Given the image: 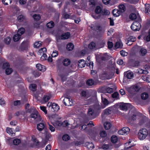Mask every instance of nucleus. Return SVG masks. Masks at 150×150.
I'll return each mask as SVG.
<instances>
[{"label": "nucleus", "instance_id": "1", "mask_svg": "<svg viewBox=\"0 0 150 150\" xmlns=\"http://www.w3.org/2000/svg\"><path fill=\"white\" fill-rule=\"evenodd\" d=\"M129 122L131 123L133 122L137 119L138 112L134 109H131L129 111Z\"/></svg>", "mask_w": 150, "mask_h": 150}, {"label": "nucleus", "instance_id": "2", "mask_svg": "<svg viewBox=\"0 0 150 150\" xmlns=\"http://www.w3.org/2000/svg\"><path fill=\"white\" fill-rule=\"evenodd\" d=\"M148 134L147 130L144 128L140 129L138 133V136L139 139L141 140L144 139Z\"/></svg>", "mask_w": 150, "mask_h": 150}, {"label": "nucleus", "instance_id": "3", "mask_svg": "<svg viewBox=\"0 0 150 150\" xmlns=\"http://www.w3.org/2000/svg\"><path fill=\"white\" fill-rule=\"evenodd\" d=\"M25 32L24 28H21L19 29L17 32V34L15 35L13 38V39L14 41H18L21 38V36Z\"/></svg>", "mask_w": 150, "mask_h": 150}, {"label": "nucleus", "instance_id": "4", "mask_svg": "<svg viewBox=\"0 0 150 150\" xmlns=\"http://www.w3.org/2000/svg\"><path fill=\"white\" fill-rule=\"evenodd\" d=\"M34 112H33L30 115L31 117L33 118L34 120L36 122H39L41 119V117L38 112L36 110L33 109Z\"/></svg>", "mask_w": 150, "mask_h": 150}, {"label": "nucleus", "instance_id": "5", "mask_svg": "<svg viewBox=\"0 0 150 150\" xmlns=\"http://www.w3.org/2000/svg\"><path fill=\"white\" fill-rule=\"evenodd\" d=\"M29 42L28 41H23L21 44V49L23 51L28 50L29 47Z\"/></svg>", "mask_w": 150, "mask_h": 150}, {"label": "nucleus", "instance_id": "6", "mask_svg": "<svg viewBox=\"0 0 150 150\" xmlns=\"http://www.w3.org/2000/svg\"><path fill=\"white\" fill-rule=\"evenodd\" d=\"M120 109L123 110H127L128 108H131L132 106L128 103H123L121 104L120 106Z\"/></svg>", "mask_w": 150, "mask_h": 150}, {"label": "nucleus", "instance_id": "7", "mask_svg": "<svg viewBox=\"0 0 150 150\" xmlns=\"http://www.w3.org/2000/svg\"><path fill=\"white\" fill-rule=\"evenodd\" d=\"M117 87L115 86H113V87L110 88L107 87L105 88V92L104 91V93H111L113 92L116 89Z\"/></svg>", "mask_w": 150, "mask_h": 150}, {"label": "nucleus", "instance_id": "8", "mask_svg": "<svg viewBox=\"0 0 150 150\" xmlns=\"http://www.w3.org/2000/svg\"><path fill=\"white\" fill-rule=\"evenodd\" d=\"M105 96L106 95L104 94L101 95L102 102L106 106L109 104V102L105 98Z\"/></svg>", "mask_w": 150, "mask_h": 150}, {"label": "nucleus", "instance_id": "9", "mask_svg": "<svg viewBox=\"0 0 150 150\" xmlns=\"http://www.w3.org/2000/svg\"><path fill=\"white\" fill-rule=\"evenodd\" d=\"M70 36V34L69 32L63 33L60 37L61 39L62 40L68 39Z\"/></svg>", "mask_w": 150, "mask_h": 150}, {"label": "nucleus", "instance_id": "10", "mask_svg": "<svg viewBox=\"0 0 150 150\" xmlns=\"http://www.w3.org/2000/svg\"><path fill=\"white\" fill-rule=\"evenodd\" d=\"M59 107L58 105L55 103L52 104V110L53 111L56 112L59 109Z\"/></svg>", "mask_w": 150, "mask_h": 150}, {"label": "nucleus", "instance_id": "11", "mask_svg": "<svg viewBox=\"0 0 150 150\" xmlns=\"http://www.w3.org/2000/svg\"><path fill=\"white\" fill-rule=\"evenodd\" d=\"M36 67L38 70L42 72H44L46 70L45 67L39 64H37L36 65Z\"/></svg>", "mask_w": 150, "mask_h": 150}, {"label": "nucleus", "instance_id": "12", "mask_svg": "<svg viewBox=\"0 0 150 150\" xmlns=\"http://www.w3.org/2000/svg\"><path fill=\"white\" fill-rule=\"evenodd\" d=\"M140 89L139 86L137 85H134L131 87L130 88L131 91L132 92H138Z\"/></svg>", "mask_w": 150, "mask_h": 150}, {"label": "nucleus", "instance_id": "13", "mask_svg": "<svg viewBox=\"0 0 150 150\" xmlns=\"http://www.w3.org/2000/svg\"><path fill=\"white\" fill-rule=\"evenodd\" d=\"M71 62V61L69 59H65L63 60L62 63L64 66H67L70 64Z\"/></svg>", "mask_w": 150, "mask_h": 150}, {"label": "nucleus", "instance_id": "14", "mask_svg": "<svg viewBox=\"0 0 150 150\" xmlns=\"http://www.w3.org/2000/svg\"><path fill=\"white\" fill-rule=\"evenodd\" d=\"M119 11L121 13L124 12L126 10V7L125 5L122 4H121L119 6Z\"/></svg>", "mask_w": 150, "mask_h": 150}, {"label": "nucleus", "instance_id": "15", "mask_svg": "<svg viewBox=\"0 0 150 150\" xmlns=\"http://www.w3.org/2000/svg\"><path fill=\"white\" fill-rule=\"evenodd\" d=\"M112 13L113 14V16L116 17H117L119 16L121 14V13L118 9H115L112 11Z\"/></svg>", "mask_w": 150, "mask_h": 150}, {"label": "nucleus", "instance_id": "16", "mask_svg": "<svg viewBox=\"0 0 150 150\" xmlns=\"http://www.w3.org/2000/svg\"><path fill=\"white\" fill-rule=\"evenodd\" d=\"M45 126L44 123H40L37 125V129L39 131H42L45 128Z\"/></svg>", "mask_w": 150, "mask_h": 150}, {"label": "nucleus", "instance_id": "17", "mask_svg": "<svg viewBox=\"0 0 150 150\" xmlns=\"http://www.w3.org/2000/svg\"><path fill=\"white\" fill-rule=\"evenodd\" d=\"M125 76L128 79H132L133 77V74L132 72H126L125 73Z\"/></svg>", "mask_w": 150, "mask_h": 150}, {"label": "nucleus", "instance_id": "18", "mask_svg": "<svg viewBox=\"0 0 150 150\" xmlns=\"http://www.w3.org/2000/svg\"><path fill=\"white\" fill-rule=\"evenodd\" d=\"M79 66L80 68H83L85 67L86 62L83 59L80 60L79 61Z\"/></svg>", "mask_w": 150, "mask_h": 150}, {"label": "nucleus", "instance_id": "19", "mask_svg": "<svg viewBox=\"0 0 150 150\" xmlns=\"http://www.w3.org/2000/svg\"><path fill=\"white\" fill-rule=\"evenodd\" d=\"M17 19L19 22L23 21L26 20V17L24 15H21L18 16Z\"/></svg>", "mask_w": 150, "mask_h": 150}, {"label": "nucleus", "instance_id": "20", "mask_svg": "<svg viewBox=\"0 0 150 150\" xmlns=\"http://www.w3.org/2000/svg\"><path fill=\"white\" fill-rule=\"evenodd\" d=\"M147 52V50L144 48H141L139 51L140 55L142 56H145Z\"/></svg>", "mask_w": 150, "mask_h": 150}, {"label": "nucleus", "instance_id": "21", "mask_svg": "<svg viewBox=\"0 0 150 150\" xmlns=\"http://www.w3.org/2000/svg\"><path fill=\"white\" fill-rule=\"evenodd\" d=\"M70 100L71 99L69 97H65L63 100V102L65 105L69 106V103Z\"/></svg>", "mask_w": 150, "mask_h": 150}, {"label": "nucleus", "instance_id": "22", "mask_svg": "<svg viewBox=\"0 0 150 150\" xmlns=\"http://www.w3.org/2000/svg\"><path fill=\"white\" fill-rule=\"evenodd\" d=\"M104 126L105 129H109L111 127V125L110 122H107L104 123Z\"/></svg>", "mask_w": 150, "mask_h": 150}, {"label": "nucleus", "instance_id": "23", "mask_svg": "<svg viewBox=\"0 0 150 150\" xmlns=\"http://www.w3.org/2000/svg\"><path fill=\"white\" fill-rule=\"evenodd\" d=\"M100 78L102 80L107 79H108V74L106 72H105L99 75Z\"/></svg>", "mask_w": 150, "mask_h": 150}, {"label": "nucleus", "instance_id": "24", "mask_svg": "<svg viewBox=\"0 0 150 150\" xmlns=\"http://www.w3.org/2000/svg\"><path fill=\"white\" fill-rule=\"evenodd\" d=\"M122 44L120 41L117 42L115 45V47L116 48H119L122 47Z\"/></svg>", "mask_w": 150, "mask_h": 150}, {"label": "nucleus", "instance_id": "25", "mask_svg": "<svg viewBox=\"0 0 150 150\" xmlns=\"http://www.w3.org/2000/svg\"><path fill=\"white\" fill-rule=\"evenodd\" d=\"M74 48V45L73 44L71 43H70L67 45V49L69 51L72 50Z\"/></svg>", "mask_w": 150, "mask_h": 150}, {"label": "nucleus", "instance_id": "26", "mask_svg": "<svg viewBox=\"0 0 150 150\" xmlns=\"http://www.w3.org/2000/svg\"><path fill=\"white\" fill-rule=\"evenodd\" d=\"M86 83L88 86H91L94 84V81L92 79H89L87 81Z\"/></svg>", "mask_w": 150, "mask_h": 150}, {"label": "nucleus", "instance_id": "27", "mask_svg": "<svg viewBox=\"0 0 150 150\" xmlns=\"http://www.w3.org/2000/svg\"><path fill=\"white\" fill-rule=\"evenodd\" d=\"M54 25V22L53 21H51L47 24V26L49 28H53Z\"/></svg>", "mask_w": 150, "mask_h": 150}, {"label": "nucleus", "instance_id": "28", "mask_svg": "<svg viewBox=\"0 0 150 150\" xmlns=\"http://www.w3.org/2000/svg\"><path fill=\"white\" fill-rule=\"evenodd\" d=\"M95 12L96 13L100 14L102 11V9L101 7L99 6L96 7L95 9Z\"/></svg>", "mask_w": 150, "mask_h": 150}, {"label": "nucleus", "instance_id": "29", "mask_svg": "<svg viewBox=\"0 0 150 150\" xmlns=\"http://www.w3.org/2000/svg\"><path fill=\"white\" fill-rule=\"evenodd\" d=\"M30 107V104L28 103L26 104L25 106V109L26 110V112H27L30 113L31 112H32V110H33V109L30 108V109L29 108Z\"/></svg>", "mask_w": 150, "mask_h": 150}, {"label": "nucleus", "instance_id": "30", "mask_svg": "<svg viewBox=\"0 0 150 150\" xmlns=\"http://www.w3.org/2000/svg\"><path fill=\"white\" fill-rule=\"evenodd\" d=\"M141 97L142 99L145 100L148 98L149 95L147 93H144L141 95Z\"/></svg>", "mask_w": 150, "mask_h": 150}, {"label": "nucleus", "instance_id": "31", "mask_svg": "<svg viewBox=\"0 0 150 150\" xmlns=\"http://www.w3.org/2000/svg\"><path fill=\"white\" fill-rule=\"evenodd\" d=\"M122 129L124 135L128 134L130 130L127 127H123Z\"/></svg>", "mask_w": 150, "mask_h": 150}, {"label": "nucleus", "instance_id": "32", "mask_svg": "<svg viewBox=\"0 0 150 150\" xmlns=\"http://www.w3.org/2000/svg\"><path fill=\"white\" fill-rule=\"evenodd\" d=\"M140 63L139 61H134L132 63V66L134 67H137L139 66Z\"/></svg>", "mask_w": 150, "mask_h": 150}, {"label": "nucleus", "instance_id": "33", "mask_svg": "<svg viewBox=\"0 0 150 150\" xmlns=\"http://www.w3.org/2000/svg\"><path fill=\"white\" fill-rule=\"evenodd\" d=\"M21 142V140L18 139H14L13 141V143L15 145H18Z\"/></svg>", "mask_w": 150, "mask_h": 150}, {"label": "nucleus", "instance_id": "34", "mask_svg": "<svg viewBox=\"0 0 150 150\" xmlns=\"http://www.w3.org/2000/svg\"><path fill=\"white\" fill-rule=\"evenodd\" d=\"M133 23L137 27V29H140L141 28V25L139 22L135 21H134Z\"/></svg>", "mask_w": 150, "mask_h": 150}, {"label": "nucleus", "instance_id": "35", "mask_svg": "<svg viewBox=\"0 0 150 150\" xmlns=\"http://www.w3.org/2000/svg\"><path fill=\"white\" fill-rule=\"evenodd\" d=\"M118 139L117 137L113 136L111 138V142L113 143H115L117 142Z\"/></svg>", "mask_w": 150, "mask_h": 150}, {"label": "nucleus", "instance_id": "36", "mask_svg": "<svg viewBox=\"0 0 150 150\" xmlns=\"http://www.w3.org/2000/svg\"><path fill=\"white\" fill-rule=\"evenodd\" d=\"M150 12V5L149 4H145V12L148 13V12Z\"/></svg>", "mask_w": 150, "mask_h": 150}, {"label": "nucleus", "instance_id": "37", "mask_svg": "<svg viewBox=\"0 0 150 150\" xmlns=\"http://www.w3.org/2000/svg\"><path fill=\"white\" fill-rule=\"evenodd\" d=\"M86 145L87 148L89 149H92L94 147V145L92 142L87 143Z\"/></svg>", "mask_w": 150, "mask_h": 150}, {"label": "nucleus", "instance_id": "38", "mask_svg": "<svg viewBox=\"0 0 150 150\" xmlns=\"http://www.w3.org/2000/svg\"><path fill=\"white\" fill-rule=\"evenodd\" d=\"M13 71V70L12 69L8 68H6L5 70V72L7 75H9L12 73Z\"/></svg>", "mask_w": 150, "mask_h": 150}, {"label": "nucleus", "instance_id": "39", "mask_svg": "<svg viewBox=\"0 0 150 150\" xmlns=\"http://www.w3.org/2000/svg\"><path fill=\"white\" fill-rule=\"evenodd\" d=\"M92 16L95 19H99L101 17V14H97L95 13V14H93Z\"/></svg>", "mask_w": 150, "mask_h": 150}, {"label": "nucleus", "instance_id": "40", "mask_svg": "<svg viewBox=\"0 0 150 150\" xmlns=\"http://www.w3.org/2000/svg\"><path fill=\"white\" fill-rule=\"evenodd\" d=\"M30 88L31 90L34 91L36 90L37 86L35 84H32L30 86Z\"/></svg>", "mask_w": 150, "mask_h": 150}, {"label": "nucleus", "instance_id": "41", "mask_svg": "<svg viewBox=\"0 0 150 150\" xmlns=\"http://www.w3.org/2000/svg\"><path fill=\"white\" fill-rule=\"evenodd\" d=\"M129 17L132 20H134L137 18V16L135 13H132L129 15Z\"/></svg>", "mask_w": 150, "mask_h": 150}, {"label": "nucleus", "instance_id": "42", "mask_svg": "<svg viewBox=\"0 0 150 150\" xmlns=\"http://www.w3.org/2000/svg\"><path fill=\"white\" fill-rule=\"evenodd\" d=\"M94 30L97 32H99L101 31L102 28L100 26H96L94 27Z\"/></svg>", "mask_w": 150, "mask_h": 150}, {"label": "nucleus", "instance_id": "43", "mask_svg": "<svg viewBox=\"0 0 150 150\" xmlns=\"http://www.w3.org/2000/svg\"><path fill=\"white\" fill-rule=\"evenodd\" d=\"M119 93L117 92H115L112 95V97L113 98H115L117 99H119Z\"/></svg>", "mask_w": 150, "mask_h": 150}, {"label": "nucleus", "instance_id": "44", "mask_svg": "<svg viewBox=\"0 0 150 150\" xmlns=\"http://www.w3.org/2000/svg\"><path fill=\"white\" fill-rule=\"evenodd\" d=\"M34 19L36 21H38L40 18V16L39 14H35L33 16Z\"/></svg>", "mask_w": 150, "mask_h": 150}, {"label": "nucleus", "instance_id": "45", "mask_svg": "<svg viewBox=\"0 0 150 150\" xmlns=\"http://www.w3.org/2000/svg\"><path fill=\"white\" fill-rule=\"evenodd\" d=\"M62 138L63 140L67 141L69 139L70 137L68 135L65 134L63 136Z\"/></svg>", "mask_w": 150, "mask_h": 150}, {"label": "nucleus", "instance_id": "46", "mask_svg": "<svg viewBox=\"0 0 150 150\" xmlns=\"http://www.w3.org/2000/svg\"><path fill=\"white\" fill-rule=\"evenodd\" d=\"M96 46V44L93 42H91L88 45V47L91 49H93Z\"/></svg>", "mask_w": 150, "mask_h": 150}, {"label": "nucleus", "instance_id": "47", "mask_svg": "<svg viewBox=\"0 0 150 150\" xmlns=\"http://www.w3.org/2000/svg\"><path fill=\"white\" fill-rule=\"evenodd\" d=\"M41 41L36 42L34 43V47L36 48H38L41 45Z\"/></svg>", "mask_w": 150, "mask_h": 150}, {"label": "nucleus", "instance_id": "48", "mask_svg": "<svg viewBox=\"0 0 150 150\" xmlns=\"http://www.w3.org/2000/svg\"><path fill=\"white\" fill-rule=\"evenodd\" d=\"M94 113V110L92 108H90L88 110V115L90 116H92Z\"/></svg>", "mask_w": 150, "mask_h": 150}, {"label": "nucleus", "instance_id": "49", "mask_svg": "<svg viewBox=\"0 0 150 150\" xmlns=\"http://www.w3.org/2000/svg\"><path fill=\"white\" fill-rule=\"evenodd\" d=\"M2 1L5 5H8L11 3L12 0H2Z\"/></svg>", "mask_w": 150, "mask_h": 150}, {"label": "nucleus", "instance_id": "50", "mask_svg": "<svg viewBox=\"0 0 150 150\" xmlns=\"http://www.w3.org/2000/svg\"><path fill=\"white\" fill-rule=\"evenodd\" d=\"M9 66L10 65L7 62L4 63L3 64L2 68L3 69H6V68H9Z\"/></svg>", "mask_w": 150, "mask_h": 150}, {"label": "nucleus", "instance_id": "51", "mask_svg": "<svg viewBox=\"0 0 150 150\" xmlns=\"http://www.w3.org/2000/svg\"><path fill=\"white\" fill-rule=\"evenodd\" d=\"M131 28L133 30L135 31H139V29H137V27H136L135 25L133 23L132 24L131 26Z\"/></svg>", "mask_w": 150, "mask_h": 150}, {"label": "nucleus", "instance_id": "52", "mask_svg": "<svg viewBox=\"0 0 150 150\" xmlns=\"http://www.w3.org/2000/svg\"><path fill=\"white\" fill-rule=\"evenodd\" d=\"M11 38L9 37H7L4 40L5 43L7 44H9L11 42Z\"/></svg>", "mask_w": 150, "mask_h": 150}, {"label": "nucleus", "instance_id": "53", "mask_svg": "<svg viewBox=\"0 0 150 150\" xmlns=\"http://www.w3.org/2000/svg\"><path fill=\"white\" fill-rule=\"evenodd\" d=\"M50 99V97L48 96H44L43 97V100L45 102H47Z\"/></svg>", "mask_w": 150, "mask_h": 150}, {"label": "nucleus", "instance_id": "54", "mask_svg": "<svg viewBox=\"0 0 150 150\" xmlns=\"http://www.w3.org/2000/svg\"><path fill=\"white\" fill-rule=\"evenodd\" d=\"M136 40V38L133 36H131L128 39V40L130 42H134Z\"/></svg>", "mask_w": 150, "mask_h": 150}, {"label": "nucleus", "instance_id": "55", "mask_svg": "<svg viewBox=\"0 0 150 150\" xmlns=\"http://www.w3.org/2000/svg\"><path fill=\"white\" fill-rule=\"evenodd\" d=\"M111 112V110L109 108H108L105 110L104 111V114L106 115H108Z\"/></svg>", "mask_w": 150, "mask_h": 150}, {"label": "nucleus", "instance_id": "56", "mask_svg": "<svg viewBox=\"0 0 150 150\" xmlns=\"http://www.w3.org/2000/svg\"><path fill=\"white\" fill-rule=\"evenodd\" d=\"M100 135L101 137H104L106 136L107 134L104 131H102L100 132Z\"/></svg>", "mask_w": 150, "mask_h": 150}, {"label": "nucleus", "instance_id": "57", "mask_svg": "<svg viewBox=\"0 0 150 150\" xmlns=\"http://www.w3.org/2000/svg\"><path fill=\"white\" fill-rule=\"evenodd\" d=\"M120 52V54L123 57L127 56L128 55L127 52H125L123 50L121 51Z\"/></svg>", "mask_w": 150, "mask_h": 150}, {"label": "nucleus", "instance_id": "58", "mask_svg": "<svg viewBox=\"0 0 150 150\" xmlns=\"http://www.w3.org/2000/svg\"><path fill=\"white\" fill-rule=\"evenodd\" d=\"M40 107V109L44 112L45 114H47V111L46 110V107L43 106H41Z\"/></svg>", "mask_w": 150, "mask_h": 150}, {"label": "nucleus", "instance_id": "59", "mask_svg": "<svg viewBox=\"0 0 150 150\" xmlns=\"http://www.w3.org/2000/svg\"><path fill=\"white\" fill-rule=\"evenodd\" d=\"M47 55L45 53H43L41 57V59L42 61L46 60Z\"/></svg>", "mask_w": 150, "mask_h": 150}, {"label": "nucleus", "instance_id": "60", "mask_svg": "<svg viewBox=\"0 0 150 150\" xmlns=\"http://www.w3.org/2000/svg\"><path fill=\"white\" fill-rule=\"evenodd\" d=\"M130 143H131V142H128V143H126L125 144V148H124V149L125 150H125L126 149H128L130 148L131 147V146H128V144L129 145V144Z\"/></svg>", "mask_w": 150, "mask_h": 150}, {"label": "nucleus", "instance_id": "61", "mask_svg": "<svg viewBox=\"0 0 150 150\" xmlns=\"http://www.w3.org/2000/svg\"><path fill=\"white\" fill-rule=\"evenodd\" d=\"M108 48L110 49L112 47L113 44L112 42L109 41L108 43Z\"/></svg>", "mask_w": 150, "mask_h": 150}, {"label": "nucleus", "instance_id": "62", "mask_svg": "<svg viewBox=\"0 0 150 150\" xmlns=\"http://www.w3.org/2000/svg\"><path fill=\"white\" fill-rule=\"evenodd\" d=\"M6 132L10 134H13V131L12 128L8 127L6 129Z\"/></svg>", "mask_w": 150, "mask_h": 150}, {"label": "nucleus", "instance_id": "63", "mask_svg": "<svg viewBox=\"0 0 150 150\" xmlns=\"http://www.w3.org/2000/svg\"><path fill=\"white\" fill-rule=\"evenodd\" d=\"M58 55V52L56 50L53 51L52 54V57H55Z\"/></svg>", "mask_w": 150, "mask_h": 150}, {"label": "nucleus", "instance_id": "64", "mask_svg": "<svg viewBox=\"0 0 150 150\" xmlns=\"http://www.w3.org/2000/svg\"><path fill=\"white\" fill-rule=\"evenodd\" d=\"M20 104L21 102L20 100H17L13 102V105L14 106L19 105Z\"/></svg>", "mask_w": 150, "mask_h": 150}]
</instances>
